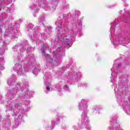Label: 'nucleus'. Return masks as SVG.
<instances>
[{"label": "nucleus", "mask_w": 130, "mask_h": 130, "mask_svg": "<svg viewBox=\"0 0 130 130\" xmlns=\"http://www.w3.org/2000/svg\"><path fill=\"white\" fill-rule=\"evenodd\" d=\"M50 62L52 63V66H56L57 64V62L55 61V60H53V59L50 58V59H49Z\"/></svg>", "instance_id": "nucleus-6"}, {"label": "nucleus", "mask_w": 130, "mask_h": 130, "mask_svg": "<svg viewBox=\"0 0 130 130\" xmlns=\"http://www.w3.org/2000/svg\"><path fill=\"white\" fill-rule=\"evenodd\" d=\"M119 67H120V64H118Z\"/></svg>", "instance_id": "nucleus-13"}, {"label": "nucleus", "mask_w": 130, "mask_h": 130, "mask_svg": "<svg viewBox=\"0 0 130 130\" xmlns=\"http://www.w3.org/2000/svg\"><path fill=\"white\" fill-rule=\"evenodd\" d=\"M116 130H122L121 128H119V129H117Z\"/></svg>", "instance_id": "nucleus-12"}, {"label": "nucleus", "mask_w": 130, "mask_h": 130, "mask_svg": "<svg viewBox=\"0 0 130 130\" xmlns=\"http://www.w3.org/2000/svg\"><path fill=\"white\" fill-rule=\"evenodd\" d=\"M82 120L83 122H87L88 119V117L87 116V112L83 113H82Z\"/></svg>", "instance_id": "nucleus-4"}, {"label": "nucleus", "mask_w": 130, "mask_h": 130, "mask_svg": "<svg viewBox=\"0 0 130 130\" xmlns=\"http://www.w3.org/2000/svg\"><path fill=\"white\" fill-rule=\"evenodd\" d=\"M46 90H48V91H49L50 90V88L49 87V86H47L46 87Z\"/></svg>", "instance_id": "nucleus-10"}, {"label": "nucleus", "mask_w": 130, "mask_h": 130, "mask_svg": "<svg viewBox=\"0 0 130 130\" xmlns=\"http://www.w3.org/2000/svg\"><path fill=\"white\" fill-rule=\"evenodd\" d=\"M48 49V45L47 44H45L43 46V48L41 49V51L43 53L45 54V50L46 49Z\"/></svg>", "instance_id": "nucleus-5"}, {"label": "nucleus", "mask_w": 130, "mask_h": 130, "mask_svg": "<svg viewBox=\"0 0 130 130\" xmlns=\"http://www.w3.org/2000/svg\"><path fill=\"white\" fill-rule=\"evenodd\" d=\"M80 108H84L87 109V105H86V101L85 100H82L81 104L79 105Z\"/></svg>", "instance_id": "nucleus-3"}, {"label": "nucleus", "mask_w": 130, "mask_h": 130, "mask_svg": "<svg viewBox=\"0 0 130 130\" xmlns=\"http://www.w3.org/2000/svg\"><path fill=\"white\" fill-rule=\"evenodd\" d=\"M58 37L59 39V41L63 42L64 44H66L68 48L71 47L72 46V41L67 37L64 38V35L59 34Z\"/></svg>", "instance_id": "nucleus-1"}, {"label": "nucleus", "mask_w": 130, "mask_h": 130, "mask_svg": "<svg viewBox=\"0 0 130 130\" xmlns=\"http://www.w3.org/2000/svg\"><path fill=\"white\" fill-rule=\"evenodd\" d=\"M14 69L17 72L18 75H23V72H24V67L19 64H16Z\"/></svg>", "instance_id": "nucleus-2"}, {"label": "nucleus", "mask_w": 130, "mask_h": 130, "mask_svg": "<svg viewBox=\"0 0 130 130\" xmlns=\"http://www.w3.org/2000/svg\"><path fill=\"white\" fill-rule=\"evenodd\" d=\"M39 21H40V22H43V21H44V18H42V20H41V18H40V19H39Z\"/></svg>", "instance_id": "nucleus-9"}, {"label": "nucleus", "mask_w": 130, "mask_h": 130, "mask_svg": "<svg viewBox=\"0 0 130 130\" xmlns=\"http://www.w3.org/2000/svg\"><path fill=\"white\" fill-rule=\"evenodd\" d=\"M58 123H59V121L58 120H54L52 121V126H54V125H56Z\"/></svg>", "instance_id": "nucleus-7"}, {"label": "nucleus", "mask_w": 130, "mask_h": 130, "mask_svg": "<svg viewBox=\"0 0 130 130\" xmlns=\"http://www.w3.org/2000/svg\"><path fill=\"white\" fill-rule=\"evenodd\" d=\"M52 3H56V0H51Z\"/></svg>", "instance_id": "nucleus-11"}, {"label": "nucleus", "mask_w": 130, "mask_h": 130, "mask_svg": "<svg viewBox=\"0 0 130 130\" xmlns=\"http://www.w3.org/2000/svg\"><path fill=\"white\" fill-rule=\"evenodd\" d=\"M121 43H122V42H121H121H114V44H116L117 45H118V44H121Z\"/></svg>", "instance_id": "nucleus-8"}]
</instances>
